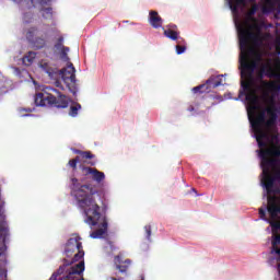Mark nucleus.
<instances>
[{
    "label": "nucleus",
    "instance_id": "obj_13",
    "mask_svg": "<svg viewBox=\"0 0 280 280\" xmlns=\"http://www.w3.org/2000/svg\"><path fill=\"white\" fill-rule=\"evenodd\" d=\"M37 34H38V27L32 26L26 32V38L27 40H30V43L33 44V46L36 49H43L44 47H46L47 40H45L44 37H36Z\"/></svg>",
    "mask_w": 280,
    "mask_h": 280
},
{
    "label": "nucleus",
    "instance_id": "obj_32",
    "mask_svg": "<svg viewBox=\"0 0 280 280\" xmlns=\"http://www.w3.org/2000/svg\"><path fill=\"white\" fill-rule=\"evenodd\" d=\"M69 51V47L62 46L61 47V54L63 56V60L69 61V56H67V52Z\"/></svg>",
    "mask_w": 280,
    "mask_h": 280
},
{
    "label": "nucleus",
    "instance_id": "obj_1",
    "mask_svg": "<svg viewBox=\"0 0 280 280\" xmlns=\"http://www.w3.org/2000/svg\"><path fill=\"white\" fill-rule=\"evenodd\" d=\"M70 183L71 196H73L78 207L82 209L85 215V224L90 226L100 225V229L93 231L90 237L102 240L108 233V220H106V215L102 214V208L95 200L100 189L91 183L81 184L77 177H71Z\"/></svg>",
    "mask_w": 280,
    "mask_h": 280
},
{
    "label": "nucleus",
    "instance_id": "obj_17",
    "mask_svg": "<svg viewBox=\"0 0 280 280\" xmlns=\"http://www.w3.org/2000/svg\"><path fill=\"white\" fill-rule=\"evenodd\" d=\"M270 89H276L277 91H280V84L277 85L268 81H261L260 85H257V90L264 92L262 97H268V91H270Z\"/></svg>",
    "mask_w": 280,
    "mask_h": 280
},
{
    "label": "nucleus",
    "instance_id": "obj_28",
    "mask_svg": "<svg viewBox=\"0 0 280 280\" xmlns=\"http://www.w3.org/2000/svg\"><path fill=\"white\" fill-rule=\"evenodd\" d=\"M83 176H92L95 168L90 166L80 165Z\"/></svg>",
    "mask_w": 280,
    "mask_h": 280
},
{
    "label": "nucleus",
    "instance_id": "obj_42",
    "mask_svg": "<svg viewBox=\"0 0 280 280\" xmlns=\"http://www.w3.org/2000/svg\"><path fill=\"white\" fill-rule=\"evenodd\" d=\"M42 3H47V2L42 1Z\"/></svg>",
    "mask_w": 280,
    "mask_h": 280
},
{
    "label": "nucleus",
    "instance_id": "obj_12",
    "mask_svg": "<svg viewBox=\"0 0 280 280\" xmlns=\"http://www.w3.org/2000/svg\"><path fill=\"white\" fill-rule=\"evenodd\" d=\"M261 13L265 15L273 14L275 19H280V0H265L260 7Z\"/></svg>",
    "mask_w": 280,
    "mask_h": 280
},
{
    "label": "nucleus",
    "instance_id": "obj_19",
    "mask_svg": "<svg viewBox=\"0 0 280 280\" xmlns=\"http://www.w3.org/2000/svg\"><path fill=\"white\" fill-rule=\"evenodd\" d=\"M176 25H173V28H163L164 30V36H166V38H170L171 40H180L179 33L176 31Z\"/></svg>",
    "mask_w": 280,
    "mask_h": 280
},
{
    "label": "nucleus",
    "instance_id": "obj_14",
    "mask_svg": "<svg viewBox=\"0 0 280 280\" xmlns=\"http://www.w3.org/2000/svg\"><path fill=\"white\" fill-rule=\"evenodd\" d=\"M65 84H75V67L73 63L68 62L67 67L59 71Z\"/></svg>",
    "mask_w": 280,
    "mask_h": 280
},
{
    "label": "nucleus",
    "instance_id": "obj_18",
    "mask_svg": "<svg viewBox=\"0 0 280 280\" xmlns=\"http://www.w3.org/2000/svg\"><path fill=\"white\" fill-rule=\"evenodd\" d=\"M39 67L40 69H43V71H45V73H47L49 75V78L54 79L56 78V75L58 74V69L51 67V65H49V62H47L46 60H42L39 62Z\"/></svg>",
    "mask_w": 280,
    "mask_h": 280
},
{
    "label": "nucleus",
    "instance_id": "obj_8",
    "mask_svg": "<svg viewBox=\"0 0 280 280\" xmlns=\"http://www.w3.org/2000/svg\"><path fill=\"white\" fill-rule=\"evenodd\" d=\"M250 54L252 52L241 51V78H245L246 80H253L255 69H257V60H250Z\"/></svg>",
    "mask_w": 280,
    "mask_h": 280
},
{
    "label": "nucleus",
    "instance_id": "obj_30",
    "mask_svg": "<svg viewBox=\"0 0 280 280\" xmlns=\"http://www.w3.org/2000/svg\"><path fill=\"white\" fill-rule=\"evenodd\" d=\"M80 160L91 161V159H95V154H93L91 151H83L81 156H79Z\"/></svg>",
    "mask_w": 280,
    "mask_h": 280
},
{
    "label": "nucleus",
    "instance_id": "obj_15",
    "mask_svg": "<svg viewBox=\"0 0 280 280\" xmlns=\"http://www.w3.org/2000/svg\"><path fill=\"white\" fill-rule=\"evenodd\" d=\"M149 23L154 27V30H159V27H163V19L159 15L156 11L149 12Z\"/></svg>",
    "mask_w": 280,
    "mask_h": 280
},
{
    "label": "nucleus",
    "instance_id": "obj_3",
    "mask_svg": "<svg viewBox=\"0 0 280 280\" xmlns=\"http://www.w3.org/2000/svg\"><path fill=\"white\" fill-rule=\"evenodd\" d=\"M270 106L266 108V112H260L255 119L252 121V127L256 136V141L258 143V148H266L268 145V139H270V133L264 130V126L267 129L272 128L277 125V106L275 105V98H269ZM266 113L268 115V119H266ZM264 139L266 141H264Z\"/></svg>",
    "mask_w": 280,
    "mask_h": 280
},
{
    "label": "nucleus",
    "instance_id": "obj_39",
    "mask_svg": "<svg viewBox=\"0 0 280 280\" xmlns=\"http://www.w3.org/2000/svg\"><path fill=\"white\" fill-rule=\"evenodd\" d=\"M188 110H189L190 113H192V110H194V106H192V105H190V106L188 107Z\"/></svg>",
    "mask_w": 280,
    "mask_h": 280
},
{
    "label": "nucleus",
    "instance_id": "obj_27",
    "mask_svg": "<svg viewBox=\"0 0 280 280\" xmlns=\"http://www.w3.org/2000/svg\"><path fill=\"white\" fill-rule=\"evenodd\" d=\"M81 108H82V105H80V103L72 105L69 112L70 117H78V110H80Z\"/></svg>",
    "mask_w": 280,
    "mask_h": 280
},
{
    "label": "nucleus",
    "instance_id": "obj_23",
    "mask_svg": "<svg viewBox=\"0 0 280 280\" xmlns=\"http://www.w3.org/2000/svg\"><path fill=\"white\" fill-rule=\"evenodd\" d=\"M92 178L96 183H102L106 178V175L104 174V172H100L97 168H94V171L92 172Z\"/></svg>",
    "mask_w": 280,
    "mask_h": 280
},
{
    "label": "nucleus",
    "instance_id": "obj_6",
    "mask_svg": "<svg viewBox=\"0 0 280 280\" xmlns=\"http://www.w3.org/2000/svg\"><path fill=\"white\" fill-rule=\"evenodd\" d=\"M267 192V212L271 220H279L280 215V180L269 178L261 182Z\"/></svg>",
    "mask_w": 280,
    "mask_h": 280
},
{
    "label": "nucleus",
    "instance_id": "obj_26",
    "mask_svg": "<svg viewBox=\"0 0 280 280\" xmlns=\"http://www.w3.org/2000/svg\"><path fill=\"white\" fill-rule=\"evenodd\" d=\"M19 113L21 115V117H30V114H26V113H34V110H36L34 107H20L19 109Z\"/></svg>",
    "mask_w": 280,
    "mask_h": 280
},
{
    "label": "nucleus",
    "instance_id": "obj_29",
    "mask_svg": "<svg viewBox=\"0 0 280 280\" xmlns=\"http://www.w3.org/2000/svg\"><path fill=\"white\" fill-rule=\"evenodd\" d=\"M78 163H80V156H75L74 159L70 160L68 165L73 170V172H75V170H78Z\"/></svg>",
    "mask_w": 280,
    "mask_h": 280
},
{
    "label": "nucleus",
    "instance_id": "obj_37",
    "mask_svg": "<svg viewBox=\"0 0 280 280\" xmlns=\"http://www.w3.org/2000/svg\"><path fill=\"white\" fill-rule=\"evenodd\" d=\"M107 280H124V278H115V277H110L109 279H107Z\"/></svg>",
    "mask_w": 280,
    "mask_h": 280
},
{
    "label": "nucleus",
    "instance_id": "obj_34",
    "mask_svg": "<svg viewBox=\"0 0 280 280\" xmlns=\"http://www.w3.org/2000/svg\"><path fill=\"white\" fill-rule=\"evenodd\" d=\"M27 19H32V13H26L24 14V21L25 23H31L32 21L27 20Z\"/></svg>",
    "mask_w": 280,
    "mask_h": 280
},
{
    "label": "nucleus",
    "instance_id": "obj_31",
    "mask_svg": "<svg viewBox=\"0 0 280 280\" xmlns=\"http://www.w3.org/2000/svg\"><path fill=\"white\" fill-rule=\"evenodd\" d=\"M144 233H145V237L149 242H152L151 237H152V225H145L144 226Z\"/></svg>",
    "mask_w": 280,
    "mask_h": 280
},
{
    "label": "nucleus",
    "instance_id": "obj_10",
    "mask_svg": "<svg viewBox=\"0 0 280 280\" xmlns=\"http://www.w3.org/2000/svg\"><path fill=\"white\" fill-rule=\"evenodd\" d=\"M242 89L246 92L245 100L249 104V110H259V95L257 89L249 82H243Z\"/></svg>",
    "mask_w": 280,
    "mask_h": 280
},
{
    "label": "nucleus",
    "instance_id": "obj_4",
    "mask_svg": "<svg viewBox=\"0 0 280 280\" xmlns=\"http://www.w3.org/2000/svg\"><path fill=\"white\" fill-rule=\"evenodd\" d=\"M8 240L10 225L5 215V201L0 200V280H8Z\"/></svg>",
    "mask_w": 280,
    "mask_h": 280
},
{
    "label": "nucleus",
    "instance_id": "obj_36",
    "mask_svg": "<svg viewBox=\"0 0 280 280\" xmlns=\"http://www.w3.org/2000/svg\"><path fill=\"white\" fill-rule=\"evenodd\" d=\"M276 52L280 56V43L276 44Z\"/></svg>",
    "mask_w": 280,
    "mask_h": 280
},
{
    "label": "nucleus",
    "instance_id": "obj_20",
    "mask_svg": "<svg viewBox=\"0 0 280 280\" xmlns=\"http://www.w3.org/2000/svg\"><path fill=\"white\" fill-rule=\"evenodd\" d=\"M248 0H229L230 10L233 14L237 13L240 8L246 5Z\"/></svg>",
    "mask_w": 280,
    "mask_h": 280
},
{
    "label": "nucleus",
    "instance_id": "obj_40",
    "mask_svg": "<svg viewBox=\"0 0 280 280\" xmlns=\"http://www.w3.org/2000/svg\"><path fill=\"white\" fill-rule=\"evenodd\" d=\"M88 164L93 166L95 165V162H89Z\"/></svg>",
    "mask_w": 280,
    "mask_h": 280
},
{
    "label": "nucleus",
    "instance_id": "obj_9",
    "mask_svg": "<svg viewBox=\"0 0 280 280\" xmlns=\"http://www.w3.org/2000/svg\"><path fill=\"white\" fill-rule=\"evenodd\" d=\"M276 70L277 72L275 71V68L272 67V63L270 62V60L267 61L266 63H261L258 78L260 80H264V77L267 75V78H273L280 84V59L279 58L276 60Z\"/></svg>",
    "mask_w": 280,
    "mask_h": 280
},
{
    "label": "nucleus",
    "instance_id": "obj_22",
    "mask_svg": "<svg viewBox=\"0 0 280 280\" xmlns=\"http://www.w3.org/2000/svg\"><path fill=\"white\" fill-rule=\"evenodd\" d=\"M177 56H180V54H185L187 51V42H185L183 38H179L177 40V45L175 46Z\"/></svg>",
    "mask_w": 280,
    "mask_h": 280
},
{
    "label": "nucleus",
    "instance_id": "obj_21",
    "mask_svg": "<svg viewBox=\"0 0 280 280\" xmlns=\"http://www.w3.org/2000/svg\"><path fill=\"white\" fill-rule=\"evenodd\" d=\"M36 60V52L34 51H28L22 59L23 65L25 67H31V65Z\"/></svg>",
    "mask_w": 280,
    "mask_h": 280
},
{
    "label": "nucleus",
    "instance_id": "obj_41",
    "mask_svg": "<svg viewBox=\"0 0 280 280\" xmlns=\"http://www.w3.org/2000/svg\"><path fill=\"white\" fill-rule=\"evenodd\" d=\"M141 280H145V278L141 277Z\"/></svg>",
    "mask_w": 280,
    "mask_h": 280
},
{
    "label": "nucleus",
    "instance_id": "obj_33",
    "mask_svg": "<svg viewBox=\"0 0 280 280\" xmlns=\"http://www.w3.org/2000/svg\"><path fill=\"white\" fill-rule=\"evenodd\" d=\"M62 43H65V37H59L57 43L55 44L56 49H62V47H65Z\"/></svg>",
    "mask_w": 280,
    "mask_h": 280
},
{
    "label": "nucleus",
    "instance_id": "obj_5",
    "mask_svg": "<svg viewBox=\"0 0 280 280\" xmlns=\"http://www.w3.org/2000/svg\"><path fill=\"white\" fill-rule=\"evenodd\" d=\"M254 28L256 32H252L250 28L241 26L238 27V43L241 51L248 54H255L254 47H261L265 40L270 38V33H261V26L255 24Z\"/></svg>",
    "mask_w": 280,
    "mask_h": 280
},
{
    "label": "nucleus",
    "instance_id": "obj_24",
    "mask_svg": "<svg viewBox=\"0 0 280 280\" xmlns=\"http://www.w3.org/2000/svg\"><path fill=\"white\" fill-rule=\"evenodd\" d=\"M257 10H259V7L257 4H253L252 8L247 12V19L249 21H255V14H257Z\"/></svg>",
    "mask_w": 280,
    "mask_h": 280
},
{
    "label": "nucleus",
    "instance_id": "obj_16",
    "mask_svg": "<svg viewBox=\"0 0 280 280\" xmlns=\"http://www.w3.org/2000/svg\"><path fill=\"white\" fill-rule=\"evenodd\" d=\"M114 264L116 266V270H119V272L124 273V272H128V268H130V264H132V261L130 259H126L125 261H121L120 256H115Z\"/></svg>",
    "mask_w": 280,
    "mask_h": 280
},
{
    "label": "nucleus",
    "instance_id": "obj_25",
    "mask_svg": "<svg viewBox=\"0 0 280 280\" xmlns=\"http://www.w3.org/2000/svg\"><path fill=\"white\" fill-rule=\"evenodd\" d=\"M42 16L43 19H52L54 18V9L51 8H44L42 9Z\"/></svg>",
    "mask_w": 280,
    "mask_h": 280
},
{
    "label": "nucleus",
    "instance_id": "obj_35",
    "mask_svg": "<svg viewBox=\"0 0 280 280\" xmlns=\"http://www.w3.org/2000/svg\"><path fill=\"white\" fill-rule=\"evenodd\" d=\"M72 152H73V154H79V156H81V154H82L84 151H82V150H80V149H72Z\"/></svg>",
    "mask_w": 280,
    "mask_h": 280
},
{
    "label": "nucleus",
    "instance_id": "obj_38",
    "mask_svg": "<svg viewBox=\"0 0 280 280\" xmlns=\"http://www.w3.org/2000/svg\"><path fill=\"white\" fill-rule=\"evenodd\" d=\"M256 60H257L258 62H260V60H261V55H257V56H256Z\"/></svg>",
    "mask_w": 280,
    "mask_h": 280
},
{
    "label": "nucleus",
    "instance_id": "obj_2",
    "mask_svg": "<svg viewBox=\"0 0 280 280\" xmlns=\"http://www.w3.org/2000/svg\"><path fill=\"white\" fill-rule=\"evenodd\" d=\"M264 141L267 142L266 147H259L258 154L260 156V167L262 170L261 183L268 182L269 178L272 180H280V145L279 136L269 135V139Z\"/></svg>",
    "mask_w": 280,
    "mask_h": 280
},
{
    "label": "nucleus",
    "instance_id": "obj_7",
    "mask_svg": "<svg viewBox=\"0 0 280 280\" xmlns=\"http://www.w3.org/2000/svg\"><path fill=\"white\" fill-rule=\"evenodd\" d=\"M51 91L52 93H56L58 97L51 93L38 92L34 96L35 106H46L48 108H67L69 106L67 96L60 94V92H58L56 89H51Z\"/></svg>",
    "mask_w": 280,
    "mask_h": 280
},
{
    "label": "nucleus",
    "instance_id": "obj_11",
    "mask_svg": "<svg viewBox=\"0 0 280 280\" xmlns=\"http://www.w3.org/2000/svg\"><path fill=\"white\" fill-rule=\"evenodd\" d=\"M220 78H222V75L210 77L206 83L192 88V93H200L201 95L202 93H211V89H218V86H221L222 79Z\"/></svg>",
    "mask_w": 280,
    "mask_h": 280
}]
</instances>
